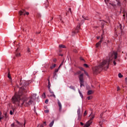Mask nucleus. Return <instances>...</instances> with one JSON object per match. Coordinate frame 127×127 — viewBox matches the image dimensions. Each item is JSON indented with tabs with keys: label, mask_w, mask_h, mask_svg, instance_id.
Listing matches in <instances>:
<instances>
[{
	"label": "nucleus",
	"mask_w": 127,
	"mask_h": 127,
	"mask_svg": "<svg viewBox=\"0 0 127 127\" xmlns=\"http://www.w3.org/2000/svg\"><path fill=\"white\" fill-rule=\"evenodd\" d=\"M8 78H9V79H11V76H10V74L9 71L8 73V76H7Z\"/></svg>",
	"instance_id": "obj_23"
},
{
	"label": "nucleus",
	"mask_w": 127,
	"mask_h": 127,
	"mask_svg": "<svg viewBox=\"0 0 127 127\" xmlns=\"http://www.w3.org/2000/svg\"><path fill=\"white\" fill-rule=\"evenodd\" d=\"M87 99L88 100H92V99H93V96H88Z\"/></svg>",
	"instance_id": "obj_25"
},
{
	"label": "nucleus",
	"mask_w": 127,
	"mask_h": 127,
	"mask_svg": "<svg viewBox=\"0 0 127 127\" xmlns=\"http://www.w3.org/2000/svg\"><path fill=\"white\" fill-rule=\"evenodd\" d=\"M80 125H81V126H84V123L81 122Z\"/></svg>",
	"instance_id": "obj_48"
},
{
	"label": "nucleus",
	"mask_w": 127,
	"mask_h": 127,
	"mask_svg": "<svg viewBox=\"0 0 127 127\" xmlns=\"http://www.w3.org/2000/svg\"><path fill=\"white\" fill-rule=\"evenodd\" d=\"M83 18L85 20H89V19H88L87 17H85L84 16H82Z\"/></svg>",
	"instance_id": "obj_24"
},
{
	"label": "nucleus",
	"mask_w": 127,
	"mask_h": 127,
	"mask_svg": "<svg viewBox=\"0 0 127 127\" xmlns=\"http://www.w3.org/2000/svg\"><path fill=\"white\" fill-rule=\"evenodd\" d=\"M53 61L54 63H56V61H57V60H56V59H54Z\"/></svg>",
	"instance_id": "obj_42"
},
{
	"label": "nucleus",
	"mask_w": 127,
	"mask_h": 127,
	"mask_svg": "<svg viewBox=\"0 0 127 127\" xmlns=\"http://www.w3.org/2000/svg\"><path fill=\"white\" fill-rule=\"evenodd\" d=\"M99 125H100V126H102V122H99Z\"/></svg>",
	"instance_id": "obj_52"
},
{
	"label": "nucleus",
	"mask_w": 127,
	"mask_h": 127,
	"mask_svg": "<svg viewBox=\"0 0 127 127\" xmlns=\"http://www.w3.org/2000/svg\"><path fill=\"white\" fill-rule=\"evenodd\" d=\"M103 39H104V37H103V36H102L100 41L96 44V48H98V47H99V46L101 45V43H102V42H103Z\"/></svg>",
	"instance_id": "obj_9"
},
{
	"label": "nucleus",
	"mask_w": 127,
	"mask_h": 127,
	"mask_svg": "<svg viewBox=\"0 0 127 127\" xmlns=\"http://www.w3.org/2000/svg\"><path fill=\"white\" fill-rule=\"evenodd\" d=\"M5 117L6 118V114H5Z\"/></svg>",
	"instance_id": "obj_61"
},
{
	"label": "nucleus",
	"mask_w": 127,
	"mask_h": 127,
	"mask_svg": "<svg viewBox=\"0 0 127 127\" xmlns=\"http://www.w3.org/2000/svg\"><path fill=\"white\" fill-rule=\"evenodd\" d=\"M58 104L59 107V111L60 112H61V111H62V104H61V102H60L59 99H58Z\"/></svg>",
	"instance_id": "obj_10"
},
{
	"label": "nucleus",
	"mask_w": 127,
	"mask_h": 127,
	"mask_svg": "<svg viewBox=\"0 0 127 127\" xmlns=\"http://www.w3.org/2000/svg\"><path fill=\"white\" fill-rule=\"evenodd\" d=\"M17 124H18L16 126L17 127H22V124L19 123L18 121H16Z\"/></svg>",
	"instance_id": "obj_12"
},
{
	"label": "nucleus",
	"mask_w": 127,
	"mask_h": 127,
	"mask_svg": "<svg viewBox=\"0 0 127 127\" xmlns=\"http://www.w3.org/2000/svg\"><path fill=\"white\" fill-rule=\"evenodd\" d=\"M3 119V116L0 117V120H2Z\"/></svg>",
	"instance_id": "obj_44"
},
{
	"label": "nucleus",
	"mask_w": 127,
	"mask_h": 127,
	"mask_svg": "<svg viewBox=\"0 0 127 127\" xmlns=\"http://www.w3.org/2000/svg\"><path fill=\"white\" fill-rule=\"evenodd\" d=\"M125 82H126V84L127 85V77L125 78Z\"/></svg>",
	"instance_id": "obj_38"
},
{
	"label": "nucleus",
	"mask_w": 127,
	"mask_h": 127,
	"mask_svg": "<svg viewBox=\"0 0 127 127\" xmlns=\"http://www.w3.org/2000/svg\"><path fill=\"white\" fill-rule=\"evenodd\" d=\"M81 118H82V114L78 115V121H81Z\"/></svg>",
	"instance_id": "obj_18"
},
{
	"label": "nucleus",
	"mask_w": 127,
	"mask_h": 127,
	"mask_svg": "<svg viewBox=\"0 0 127 127\" xmlns=\"http://www.w3.org/2000/svg\"><path fill=\"white\" fill-rule=\"evenodd\" d=\"M60 48H65L66 47H65V46L63 45H60L59 46Z\"/></svg>",
	"instance_id": "obj_21"
},
{
	"label": "nucleus",
	"mask_w": 127,
	"mask_h": 127,
	"mask_svg": "<svg viewBox=\"0 0 127 127\" xmlns=\"http://www.w3.org/2000/svg\"><path fill=\"white\" fill-rule=\"evenodd\" d=\"M26 11L25 10L23 9L22 10H20L19 11V21H20L21 19V15H25L26 14L27 15H28V14H29V12H26V13H24V12H25Z\"/></svg>",
	"instance_id": "obj_4"
},
{
	"label": "nucleus",
	"mask_w": 127,
	"mask_h": 127,
	"mask_svg": "<svg viewBox=\"0 0 127 127\" xmlns=\"http://www.w3.org/2000/svg\"><path fill=\"white\" fill-rule=\"evenodd\" d=\"M38 34H39V33H40V32H38L37 33Z\"/></svg>",
	"instance_id": "obj_63"
},
{
	"label": "nucleus",
	"mask_w": 127,
	"mask_h": 127,
	"mask_svg": "<svg viewBox=\"0 0 127 127\" xmlns=\"http://www.w3.org/2000/svg\"><path fill=\"white\" fill-rule=\"evenodd\" d=\"M116 1L117 2V4L118 6H119V7H120V13H122V9H123V7H122V3H121V1H120V0H116Z\"/></svg>",
	"instance_id": "obj_8"
},
{
	"label": "nucleus",
	"mask_w": 127,
	"mask_h": 127,
	"mask_svg": "<svg viewBox=\"0 0 127 127\" xmlns=\"http://www.w3.org/2000/svg\"><path fill=\"white\" fill-rule=\"evenodd\" d=\"M94 93V91L93 90H89L87 93V95H91V94H93Z\"/></svg>",
	"instance_id": "obj_15"
},
{
	"label": "nucleus",
	"mask_w": 127,
	"mask_h": 127,
	"mask_svg": "<svg viewBox=\"0 0 127 127\" xmlns=\"http://www.w3.org/2000/svg\"><path fill=\"white\" fill-rule=\"evenodd\" d=\"M44 112L46 114H48V113H49V110H45Z\"/></svg>",
	"instance_id": "obj_33"
},
{
	"label": "nucleus",
	"mask_w": 127,
	"mask_h": 127,
	"mask_svg": "<svg viewBox=\"0 0 127 127\" xmlns=\"http://www.w3.org/2000/svg\"><path fill=\"white\" fill-rule=\"evenodd\" d=\"M51 86V84H50V80H49L48 82V89L50 91V87Z\"/></svg>",
	"instance_id": "obj_17"
},
{
	"label": "nucleus",
	"mask_w": 127,
	"mask_h": 127,
	"mask_svg": "<svg viewBox=\"0 0 127 127\" xmlns=\"http://www.w3.org/2000/svg\"><path fill=\"white\" fill-rule=\"evenodd\" d=\"M10 115H13V112H12V111H10Z\"/></svg>",
	"instance_id": "obj_39"
},
{
	"label": "nucleus",
	"mask_w": 127,
	"mask_h": 127,
	"mask_svg": "<svg viewBox=\"0 0 127 127\" xmlns=\"http://www.w3.org/2000/svg\"><path fill=\"white\" fill-rule=\"evenodd\" d=\"M20 85L22 86L20 88L18 94H15L12 97V103L20 107H29L33 104V98L31 97L27 98L25 94V93H27L26 86L28 85V82L23 81Z\"/></svg>",
	"instance_id": "obj_1"
},
{
	"label": "nucleus",
	"mask_w": 127,
	"mask_h": 127,
	"mask_svg": "<svg viewBox=\"0 0 127 127\" xmlns=\"http://www.w3.org/2000/svg\"><path fill=\"white\" fill-rule=\"evenodd\" d=\"M123 16H124V18H125V16H126V15L124 14V15H123Z\"/></svg>",
	"instance_id": "obj_60"
},
{
	"label": "nucleus",
	"mask_w": 127,
	"mask_h": 127,
	"mask_svg": "<svg viewBox=\"0 0 127 127\" xmlns=\"http://www.w3.org/2000/svg\"><path fill=\"white\" fill-rule=\"evenodd\" d=\"M64 64V60L62 62V64L60 65V67H61L62 66V65H63Z\"/></svg>",
	"instance_id": "obj_34"
},
{
	"label": "nucleus",
	"mask_w": 127,
	"mask_h": 127,
	"mask_svg": "<svg viewBox=\"0 0 127 127\" xmlns=\"http://www.w3.org/2000/svg\"><path fill=\"white\" fill-rule=\"evenodd\" d=\"M60 56H63V55H60Z\"/></svg>",
	"instance_id": "obj_62"
},
{
	"label": "nucleus",
	"mask_w": 127,
	"mask_h": 127,
	"mask_svg": "<svg viewBox=\"0 0 127 127\" xmlns=\"http://www.w3.org/2000/svg\"><path fill=\"white\" fill-rule=\"evenodd\" d=\"M101 117H103V113L100 115Z\"/></svg>",
	"instance_id": "obj_57"
},
{
	"label": "nucleus",
	"mask_w": 127,
	"mask_h": 127,
	"mask_svg": "<svg viewBox=\"0 0 127 127\" xmlns=\"http://www.w3.org/2000/svg\"><path fill=\"white\" fill-rule=\"evenodd\" d=\"M50 97H54V98H56V96H55L54 93L52 94V95H51Z\"/></svg>",
	"instance_id": "obj_29"
},
{
	"label": "nucleus",
	"mask_w": 127,
	"mask_h": 127,
	"mask_svg": "<svg viewBox=\"0 0 127 127\" xmlns=\"http://www.w3.org/2000/svg\"><path fill=\"white\" fill-rule=\"evenodd\" d=\"M83 116H84V117L87 116V111H85Z\"/></svg>",
	"instance_id": "obj_31"
},
{
	"label": "nucleus",
	"mask_w": 127,
	"mask_h": 127,
	"mask_svg": "<svg viewBox=\"0 0 127 127\" xmlns=\"http://www.w3.org/2000/svg\"><path fill=\"white\" fill-rule=\"evenodd\" d=\"M9 82L10 83H11L12 82V80L11 79V78L9 79Z\"/></svg>",
	"instance_id": "obj_46"
},
{
	"label": "nucleus",
	"mask_w": 127,
	"mask_h": 127,
	"mask_svg": "<svg viewBox=\"0 0 127 127\" xmlns=\"http://www.w3.org/2000/svg\"><path fill=\"white\" fill-rule=\"evenodd\" d=\"M51 93V94H54V92L53 91H51V89L50 88V91H49Z\"/></svg>",
	"instance_id": "obj_41"
},
{
	"label": "nucleus",
	"mask_w": 127,
	"mask_h": 127,
	"mask_svg": "<svg viewBox=\"0 0 127 127\" xmlns=\"http://www.w3.org/2000/svg\"><path fill=\"white\" fill-rule=\"evenodd\" d=\"M2 113L1 111H0V117H1Z\"/></svg>",
	"instance_id": "obj_51"
},
{
	"label": "nucleus",
	"mask_w": 127,
	"mask_h": 127,
	"mask_svg": "<svg viewBox=\"0 0 127 127\" xmlns=\"http://www.w3.org/2000/svg\"><path fill=\"white\" fill-rule=\"evenodd\" d=\"M114 65H117V63L116 62H114Z\"/></svg>",
	"instance_id": "obj_49"
},
{
	"label": "nucleus",
	"mask_w": 127,
	"mask_h": 127,
	"mask_svg": "<svg viewBox=\"0 0 127 127\" xmlns=\"http://www.w3.org/2000/svg\"><path fill=\"white\" fill-rule=\"evenodd\" d=\"M44 126H46V122H44Z\"/></svg>",
	"instance_id": "obj_50"
},
{
	"label": "nucleus",
	"mask_w": 127,
	"mask_h": 127,
	"mask_svg": "<svg viewBox=\"0 0 127 127\" xmlns=\"http://www.w3.org/2000/svg\"><path fill=\"white\" fill-rule=\"evenodd\" d=\"M55 67H56V64H53L52 66H51L50 69H51V70H52V69H53V68H55Z\"/></svg>",
	"instance_id": "obj_20"
},
{
	"label": "nucleus",
	"mask_w": 127,
	"mask_h": 127,
	"mask_svg": "<svg viewBox=\"0 0 127 127\" xmlns=\"http://www.w3.org/2000/svg\"><path fill=\"white\" fill-rule=\"evenodd\" d=\"M78 77L80 81V87H82V86H84V73L79 75Z\"/></svg>",
	"instance_id": "obj_5"
},
{
	"label": "nucleus",
	"mask_w": 127,
	"mask_h": 127,
	"mask_svg": "<svg viewBox=\"0 0 127 127\" xmlns=\"http://www.w3.org/2000/svg\"><path fill=\"white\" fill-rule=\"evenodd\" d=\"M79 69H80V70H81L82 71H85V70H84V68H83V67H79Z\"/></svg>",
	"instance_id": "obj_36"
},
{
	"label": "nucleus",
	"mask_w": 127,
	"mask_h": 127,
	"mask_svg": "<svg viewBox=\"0 0 127 127\" xmlns=\"http://www.w3.org/2000/svg\"><path fill=\"white\" fill-rule=\"evenodd\" d=\"M81 73H82V72L81 71H77V74H78L79 75V74H81Z\"/></svg>",
	"instance_id": "obj_37"
},
{
	"label": "nucleus",
	"mask_w": 127,
	"mask_h": 127,
	"mask_svg": "<svg viewBox=\"0 0 127 127\" xmlns=\"http://www.w3.org/2000/svg\"><path fill=\"white\" fill-rule=\"evenodd\" d=\"M84 73L86 76H89V74H88V72H86V71L84 70Z\"/></svg>",
	"instance_id": "obj_32"
},
{
	"label": "nucleus",
	"mask_w": 127,
	"mask_h": 127,
	"mask_svg": "<svg viewBox=\"0 0 127 127\" xmlns=\"http://www.w3.org/2000/svg\"><path fill=\"white\" fill-rule=\"evenodd\" d=\"M80 60H82L83 61H84V59H83V58L80 57Z\"/></svg>",
	"instance_id": "obj_47"
},
{
	"label": "nucleus",
	"mask_w": 127,
	"mask_h": 127,
	"mask_svg": "<svg viewBox=\"0 0 127 127\" xmlns=\"http://www.w3.org/2000/svg\"><path fill=\"white\" fill-rule=\"evenodd\" d=\"M69 12H70V13H72V11H71V8H69Z\"/></svg>",
	"instance_id": "obj_45"
},
{
	"label": "nucleus",
	"mask_w": 127,
	"mask_h": 127,
	"mask_svg": "<svg viewBox=\"0 0 127 127\" xmlns=\"http://www.w3.org/2000/svg\"><path fill=\"white\" fill-rule=\"evenodd\" d=\"M80 25H78L77 26L76 29H75L74 31H73L71 33V35L72 36H74L76 33H78L79 32V30H80Z\"/></svg>",
	"instance_id": "obj_6"
},
{
	"label": "nucleus",
	"mask_w": 127,
	"mask_h": 127,
	"mask_svg": "<svg viewBox=\"0 0 127 127\" xmlns=\"http://www.w3.org/2000/svg\"><path fill=\"white\" fill-rule=\"evenodd\" d=\"M69 88H70V89H72V90H75V87H74L73 86H69Z\"/></svg>",
	"instance_id": "obj_30"
},
{
	"label": "nucleus",
	"mask_w": 127,
	"mask_h": 127,
	"mask_svg": "<svg viewBox=\"0 0 127 127\" xmlns=\"http://www.w3.org/2000/svg\"><path fill=\"white\" fill-rule=\"evenodd\" d=\"M19 45L18 44V45H17V49H16V53H15L16 56L17 57H20V53H18V52H17V50H18V49H19Z\"/></svg>",
	"instance_id": "obj_11"
},
{
	"label": "nucleus",
	"mask_w": 127,
	"mask_h": 127,
	"mask_svg": "<svg viewBox=\"0 0 127 127\" xmlns=\"http://www.w3.org/2000/svg\"><path fill=\"white\" fill-rule=\"evenodd\" d=\"M83 66H84V67H85L86 68H88V67H89V65H88V64H83Z\"/></svg>",
	"instance_id": "obj_26"
},
{
	"label": "nucleus",
	"mask_w": 127,
	"mask_h": 127,
	"mask_svg": "<svg viewBox=\"0 0 127 127\" xmlns=\"http://www.w3.org/2000/svg\"><path fill=\"white\" fill-rule=\"evenodd\" d=\"M117 58H118V53L113 52L110 57L107 58L106 60H103L98 66L92 67L93 74L94 75H98L103 69H108L109 68V65H110V63L112 62L113 59L117 60Z\"/></svg>",
	"instance_id": "obj_2"
},
{
	"label": "nucleus",
	"mask_w": 127,
	"mask_h": 127,
	"mask_svg": "<svg viewBox=\"0 0 127 127\" xmlns=\"http://www.w3.org/2000/svg\"><path fill=\"white\" fill-rule=\"evenodd\" d=\"M105 1L107 5H109V4H111V5H112L114 8L117 6V4L114 3H111V2H110L109 0H105Z\"/></svg>",
	"instance_id": "obj_7"
},
{
	"label": "nucleus",
	"mask_w": 127,
	"mask_h": 127,
	"mask_svg": "<svg viewBox=\"0 0 127 127\" xmlns=\"http://www.w3.org/2000/svg\"><path fill=\"white\" fill-rule=\"evenodd\" d=\"M24 127H25V122L24 123Z\"/></svg>",
	"instance_id": "obj_56"
},
{
	"label": "nucleus",
	"mask_w": 127,
	"mask_h": 127,
	"mask_svg": "<svg viewBox=\"0 0 127 127\" xmlns=\"http://www.w3.org/2000/svg\"><path fill=\"white\" fill-rule=\"evenodd\" d=\"M97 39H100V37H98Z\"/></svg>",
	"instance_id": "obj_59"
},
{
	"label": "nucleus",
	"mask_w": 127,
	"mask_h": 127,
	"mask_svg": "<svg viewBox=\"0 0 127 127\" xmlns=\"http://www.w3.org/2000/svg\"><path fill=\"white\" fill-rule=\"evenodd\" d=\"M89 118L90 119V120L86 123V124L84 125V127H89L90 126H91V125L92 124V120H94L95 116L90 114V115L89 116Z\"/></svg>",
	"instance_id": "obj_3"
},
{
	"label": "nucleus",
	"mask_w": 127,
	"mask_h": 127,
	"mask_svg": "<svg viewBox=\"0 0 127 127\" xmlns=\"http://www.w3.org/2000/svg\"><path fill=\"white\" fill-rule=\"evenodd\" d=\"M53 125H54V121H53L49 125V127H53Z\"/></svg>",
	"instance_id": "obj_16"
},
{
	"label": "nucleus",
	"mask_w": 127,
	"mask_h": 127,
	"mask_svg": "<svg viewBox=\"0 0 127 127\" xmlns=\"http://www.w3.org/2000/svg\"><path fill=\"white\" fill-rule=\"evenodd\" d=\"M120 90H121V88H120V87H117V91H120Z\"/></svg>",
	"instance_id": "obj_43"
},
{
	"label": "nucleus",
	"mask_w": 127,
	"mask_h": 127,
	"mask_svg": "<svg viewBox=\"0 0 127 127\" xmlns=\"http://www.w3.org/2000/svg\"><path fill=\"white\" fill-rule=\"evenodd\" d=\"M78 92L81 98H83V95L82 94V93H81V91L79 90Z\"/></svg>",
	"instance_id": "obj_22"
},
{
	"label": "nucleus",
	"mask_w": 127,
	"mask_h": 127,
	"mask_svg": "<svg viewBox=\"0 0 127 127\" xmlns=\"http://www.w3.org/2000/svg\"><path fill=\"white\" fill-rule=\"evenodd\" d=\"M59 69H60V66H59V67L57 69L55 70V72L57 73V72H58V71H59Z\"/></svg>",
	"instance_id": "obj_27"
},
{
	"label": "nucleus",
	"mask_w": 127,
	"mask_h": 127,
	"mask_svg": "<svg viewBox=\"0 0 127 127\" xmlns=\"http://www.w3.org/2000/svg\"><path fill=\"white\" fill-rule=\"evenodd\" d=\"M56 74H57V72H56L55 71V72H54V77H55V76H56Z\"/></svg>",
	"instance_id": "obj_40"
},
{
	"label": "nucleus",
	"mask_w": 127,
	"mask_h": 127,
	"mask_svg": "<svg viewBox=\"0 0 127 127\" xmlns=\"http://www.w3.org/2000/svg\"><path fill=\"white\" fill-rule=\"evenodd\" d=\"M118 28H120V29L121 31V32H123V26H122V24H120L119 26H118Z\"/></svg>",
	"instance_id": "obj_14"
},
{
	"label": "nucleus",
	"mask_w": 127,
	"mask_h": 127,
	"mask_svg": "<svg viewBox=\"0 0 127 127\" xmlns=\"http://www.w3.org/2000/svg\"><path fill=\"white\" fill-rule=\"evenodd\" d=\"M27 51L28 52H30V50H29V49H28Z\"/></svg>",
	"instance_id": "obj_55"
},
{
	"label": "nucleus",
	"mask_w": 127,
	"mask_h": 127,
	"mask_svg": "<svg viewBox=\"0 0 127 127\" xmlns=\"http://www.w3.org/2000/svg\"><path fill=\"white\" fill-rule=\"evenodd\" d=\"M43 95H44V96H45V92H44Z\"/></svg>",
	"instance_id": "obj_58"
},
{
	"label": "nucleus",
	"mask_w": 127,
	"mask_h": 127,
	"mask_svg": "<svg viewBox=\"0 0 127 127\" xmlns=\"http://www.w3.org/2000/svg\"><path fill=\"white\" fill-rule=\"evenodd\" d=\"M77 115H82V114H81V108H80V107H78V108Z\"/></svg>",
	"instance_id": "obj_13"
},
{
	"label": "nucleus",
	"mask_w": 127,
	"mask_h": 127,
	"mask_svg": "<svg viewBox=\"0 0 127 127\" xmlns=\"http://www.w3.org/2000/svg\"><path fill=\"white\" fill-rule=\"evenodd\" d=\"M102 23H103V24H105V23H107V22H105V21H103V22H102Z\"/></svg>",
	"instance_id": "obj_53"
},
{
	"label": "nucleus",
	"mask_w": 127,
	"mask_h": 127,
	"mask_svg": "<svg viewBox=\"0 0 127 127\" xmlns=\"http://www.w3.org/2000/svg\"><path fill=\"white\" fill-rule=\"evenodd\" d=\"M74 52H75V53H76L77 50H74Z\"/></svg>",
	"instance_id": "obj_54"
},
{
	"label": "nucleus",
	"mask_w": 127,
	"mask_h": 127,
	"mask_svg": "<svg viewBox=\"0 0 127 127\" xmlns=\"http://www.w3.org/2000/svg\"><path fill=\"white\" fill-rule=\"evenodd\" d=\"M118 77L119 78H123L124 77V75H123V74H122V73H119L118 74Z\"/></svg>",
	"instance_id": "obj_19"
},
{
	"label": "nucleus",
	"mask_w": 127,
	"mask_h": 127,
	"mask_svg": "<svg viewBox=\"0 0 127 127\" xmlns=\"http://www.w3.org/2000/svg\"><path fill=\"white\" fill-rule=\"evenodd\" d=\"M12 127H16V125H14V123H13L11 125Z\"/></svg>",
	"instance_id": "obj_28"
},
{
	"label": "nucleus",
	"mask_w": 127,
	"mask_h": 127,
	"mask_svg": "<svg viewBox=\"0 0 127 127\" xmlns=\"http://www.w3.org/2000/svg\"><path fill=\"white\" fill-rule=\"evenodd\" d=\"M104 27V26L103 25L102 26V28H103Z\"/></svg>",
	"instance_id": "obj_64"
},
{
	"label": "nucleus",
	"mask_w": 127,
	"mask_h": 127,
	"mask_svg": "<svg viewBox=\"0 0 127 127\" xmlns=\"http://www.w3.org/2000/svg\"><path fill=\"white\" fill-rule=\"evenodd\" d=\"M48 101H49L48 99H46L45 101V104H48Z\"/></svg>",
	"instance_id": "obj_35"
}]
</instances>
